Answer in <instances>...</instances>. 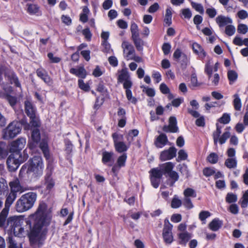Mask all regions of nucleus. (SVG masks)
<instances>
[{"instance_id":"nucleus-1","label":"nucleus","mask_w":248,"mask_h":248,"mask_svg":"<svg viewBox=\"0 0 248 248\" xmlns=\"http://www.w3.org/2000/svg\"><path fill=\"white\" fill-rule=\"evenodd\" d=\"M46 203H40L36 211L32 215L35 220L32 228L31 221L29 219L26 221L27 225L31 229L29 237L31 246L36 245L38 248H40L46 238L48 230L45 226L49 224V222H46Z\"/></svg>"},{"instance_id":"nucleus-2","label":"nucleus","mask_w":248,"mask_h":248,"mask_svg":"<svg viewBox=\"0 0 248 248\" xmlns=\"http://www.w3.org/2000/svg\"><path fill=\"white\" fill-rule=\"evenodd\" d=\"M24 168L27 169L26 173L31 179L38 180L43 173L44 163L42 157L34 156L22 166L21 171H23Z\"/></svg>"},{"instance_id":"nucleus-3","label":"nucleus","mask_w":248,"mask_h":248,"mask_svg":"<svg viewBox=\"0 0 248 248\" xmlns=\"http://www.w3.org/2000/svg\"><path fill=\"white\" fill-rule=\"evenodd\" d=\"M3 78L15 87L21 89V82L14 70L9 65L0 63V86L5 90Z\"/></svg>"},{"instance_id":"nucleus-4","label":"nucleus","mask_w":248,"mask_h":248,"mask_svg":"<svg viewBox=\"0 0 248 248\" xmlns=\"http://www.w3.org/2000/svg\"><path fill=\"white\" fill-rule=\"evenodd\" d=\"M3 78L15 87L21 89V82L14 70L9 65L0 63V86L5 90Z\"/></svg>"},{"instance_id":"nucleus-5","label":"nucleus","mask_w":248,"mask_h":248,"mask_svg":"<svg viewBox=\"0 0 248 248\" xmlns=\"http://www.w3.org/2000/svg\"><path fill=\"white\" fill-rule=\"evenodd\" d=\"M36 199V192H29L22 195L16 202V211L19 213H22L30 210L33 206Z\"/></svg>"},{"instance_id":"nucleus-6","label":"nucleus","mask_w":248,"mask_h":248,"mask_svg":"<svg viewBox=\"0 0 248 248\" xmlns=\"http://www.w3.org/2000/svg\"><path fill=\"white\" fill-rule=\"evenodd\" d=\"M23 221V218L21 217H10L6 221V228L15 236L21 237L24 232V228L21 227Z\"/></svg>"},{"instance_id":"nucleus-7","label":"nucleus","mask_w":248,"mask_h":248,"mask_svg":"<svg viewBox=\"0 0 248 248\" xmlns=\"http://www.w3.org/2000/svg\"><path fill=\"white\" fill-rule=\"evenodd\" d=\"M21 127L17 122L11 123L2 131V138L5 140L13 139L20 133Z\"/></svg>"},{"instance_id":"nucleus-8","label":"nucleus","mask_w":248,"mask_h":248,"mask_svg":"<svg viewBox=\"0 0 248 248\" xmlns=\"http://www.w3.org/2000/svg\"><path fill=\"white\" fill-rule=\"evenodd\" d=\"M172 225L170 222L168 218L164 220V227L162 230V237L166 244H171L174 241L172 232Z\"/></svg>"},{"instance_id":"nucleus-9","label":"nucleus","mask_w":248,"mask_h":248,"mask_svg":"<svg viewBox=\"0 0 248 248\" xmlns=\"http://www.w3.org/2000/svg\"><path fill=\"white\" fill-rule=\"evenodd\" d=\"M26 143V139L24 138H19L13 141L10 145V153L16 154V157H21L20 152L24 148Z\"/></svg>"},{"instance_id":"nucleus-10","label":"nucleus","mask_w":248,"mask_h":248,"mask_svg":"<svg viewBox=\"0 0 248 248\" xmlns=\"http://www.w3.org/2000/svg\"><path fill=\"white\" fill-rule=\"evenodd\" d=\"M53 168L52 165L49 162L48 163L46 169V172L44 177L45 185L46 186V190L50 191L54 186L55 182L52 177Z\"/></svg>"},{"instance_id":"nucleus-11","label":"nucleus","mask_w":248,"mask_h":248,"mask_svg":"<svg viewBox=\"0 0 248 248\" xmlns=\"http://www.w3.org/2000/svg\"><path fill=\"white\" fill-rule=\"evenodd\" d=\"M21 158L16 157V154L12 153L10 154L6 161L7 168L10 171H15L18 169L23 162L21 159H20Z\"/></svg>"},{"instance_id":"nucleus-12","label":"nucleus","mask_w":248,"mask_h":248,"mask_svg":"<svg viewBox=\"0 0 248 248\" xmlns=\"http://www.w3.org/2000/svg\"><path fill=\"white\" fill-rule=\"evenodd\" d=\"M31 131V139L28 142V146L30 149L33 150L40 142L41 135L38 128H32Z\"/></svg>"},{"instance_id":"nucleus-13","label":"nucleus","mask_w":248,"mask_h":248,"mask_svg":"<svg viewBox=\"0 0 248 248\" xmlns=\"http://www.w3.org/2000/svg\"><path fill=\"white\" fill-rule=\"evenodd\" d=\"M177 149L174 147H170L160 153L159 159L161 161L171 160L176 156Z\"/></svg>"},{"instance_id":"nucleus-14","label":"nucleus","mask_w":248,"mask_h":248,"mask_svg":"<svg viewBox=\"0 0 248 248\" xmlns=\"http://www.w3.org/2000/svg\"><path fill=\"white\" fill-rule=\"evenodd\" d=\"M173 57L174 59L181 63L183 68H186L188 62V59L186 55L182 52L179 48H177L173 53Z\"/></svg>"},{"instance_id":"nucleus-15","label":"nucleus","mask_w":248,"mask_h":248,"mask_svg":"<svg viewBox=\"0 0 248 248\" xmlns=\"http://www.w3.org/2000/svg\"><path fill=\"white\" fill-rule=\"evenodd\" d=\"M114 153L112 151H103L102 154V162L104 165L111 166L114 161Z\"/></svg>"},{"instance_id":"nucleus-16","label":"nucleus","mask_w":248,"mask_h":248,"mask_svg":"<svg viewBox=\"0 0 248 248\" xmlns=\"http://www.w3.org/2000/svg\"><path fill=\"white\" fill-rule=\"evenodd\" d=\"M169 142V140L167 135L161 133L155 139L154 144L157 148H162L164 147Z\"/></svg>"},{"instance_id":"nucleus-17","label":"nucleus","mask_w":248,"mask_h":248,"mask_svg":"<svg viewBox=\"0 0 248 248\" xmlns=\"http://www.w3.org/2000/svg\"><path fill=\"white\" fill-rule=\"evenodd\" d=\"M174 167V164L171 162H168L159 165L161 172L166 177H167V175L173 170Z\"/></svg>"},{"instance_id":"nucleus-18","label":"nucleus","mask_w":248,"mask_h":248,"mask_svg":"<svg viewBox=\"0 0 248 248\" xmlns=\"http://www.w3.org/2000/svg\"><path fill=\"white\" fill-rule=\"evenodd\" d=\"M122 47L123 48L124 53L126 54V57L128 59L135 54V50L134 46L128 42H123L122 44Z\"/></svg>"},{"instance_id":"nucleus-19","label":"nucleus","mask_w":248,"mask_h":248,"mask_svg":"<svg viewBox=\"0 0 248 248\" xmlns=\"http://www.w3.org/2000/svg\"><path fill=\"white\" fill-rule=\"evenodd\" d=\"M213 61L212 59H209L205 65L204 72L208 76V78H210L212 75L213 70L215 71H217V62L215 63L213 67Z\"/></svg>"},{"instance_id":"nucleus-20","label":"nucleus","mask_w":248,"mask_h":248,"mask_svg":"<svg viewBox=\"0 0 248 248\" xmlns=\"http://www.w3.org/2000/svg\"><path fill=\"white\" fill-rule=\"evenodd\" d=\"M27 12L31 15H41L40 7L37 4L28 3L26 5Z\"/></svg>"},{"instance_id":"nucleus-21","label":"nucleus","mask_w":248,"mask_h":248,"mask_svg":"<svg viewBox=\"0 0 248 248\" xmlns=\"http://www.w3.org/2000/svg\"><path fill=\"white\" fill-rule=\"evenodd\" d=\"M39 143V147L42 151L44 157L46 160L49 161L50 155L47 142L45 140H42Z\"/></svg>"},{"instance_id":"nucleus-22","label":"nucleus","mask_w":248,"mask_h":248,"mask_svg":"<svg viewBox=\"0 0 248 248\" xmlns=\"http://www.w3.org/2000/svg\"><path fill=\"white\" fill-rule=\"evenodd\" d=\"M25 111L28 117H31L36 114V109L32 103L28 100L24 103Z\"/></svg>"},{"instance_id":"nucleus-23","label":"nucleus","mask_w":248,"mask_h":248,"mask_svg":"<svg viewBox=\"0 0 248 248\" xmlns=\"http://www.w3.org/2000/svg\"><path fill=\"white\" fill-rule=\"evenodd\" d=\"M69 72L71 74L82 78H85L87 75L86 71L83 66L79 67L78 69L72 68L70 69Z\"/></svg>"},{"instance_id":"nucleus-24","label":"nucleus","mask_w":248,"mask_h":248,"mask_svg":"<svg viewBox=\"0 0 248 248\" xmlns=\"http://www.w3.org/2000/svg\"><path fill=\"white\" fill-rule=\"evenodd\" d=\"M232 20L229 16H225L220 15L218 16V25L221 29L225 26L232 24Z\"/></svg>"},{"instance_id":"nucleus-25","label":"nucleus","mask_w":248,"mask_h":248,"mask_svg":"<svg viewBox=\"0 0 248 248\" xmlns=\"http://www.w3.org/2000/svg\"><path fill=\"white\" fill-rule=\"evenodd\" d=\"M192 48L194 52L198 55L201 59L202 60L205 57L206 53L199 44L197 43H193Z\"/></svg>"},{"instance_id":"nucleus-26","label":"nucleus","mask_w":248,"mask_h":248,"mask_svg":"<svg viewBox=\"0 0 248 248\" xmlns=\"http://www.w3.org/2000/svg\"><path fill=\"white\" fill-rule=\"evenodd\" d=\"M131 38L137 50L139 51H142L144 41L140 37V34L131 36Z\"/></svg>"},{"instance_id":"nucleus-27","label":"nucleus","mask_w":248,"mask_h":248,"mask_svg":"<svg viewBox=\"0 0 248 248\" xmlns=\"http://www.w3.org/2000/svg\"><path fill=\"white\" fill-rule=\"evenodd\" d=\"M16 197L17 194L10 192L9 194L7 195L5 202V207L4 208L9 211L11 205L12 204Z\"/></svg>"},{"instance_id":"nucleus-28","label":"nucleus","mask_w":248,"mask_h":248,"mask_svg":"<svg viewBox=\"0 0 248 248\" xmlns=\"http://www.w3.org/2000/svg\"><path fill=\"white\" fill-rule=\"evenodd\" d=\"M9 185L11 189L10 193H13V194H17L18 192L21 193L22 192V187L20 185L19 182H11L9 183Z\"/></svg>"},{"instance_id":"nucleus-29","label":"nucleus","mask_w":248,"mask_h":248,"mask_svg":"<svg viewBox=\"0 0 248 248\" xmlns=\"http://www.w3.org/2000/svg\"><path fill=\"white\" fill-rule=\"evenodd\" d=\"M203 174L206 177H209L214 174L215 182V186L217 187V173H216V170L213 167H206L203 170Z\"/></svg>"},{"instance_id":"nucleus-30","label":"nucleus","mask_w":248,"mask_h":248,"mask_svg":"<svg viewBox=\"0 0 248 248\" xmlns=\"http://www.w3.org/2000/svg\"><path fill=\"white\" fill-rule=\"evenodd\" d=\"M191 237L190 233L187 232L179 233L178 235V238L180 240L179 244L185 246Z\"/></svg>"},{"instance_id":"nucleus-31","label":"nucleus","mask_w":248,"mask_h":248,"mask_svg":"<svg viewBox=\"0 0 248 248\" xmlns=\"http://www.w3.org/2000/svg\"><path fill=\"white\" fill-rule=\"evenodd\" d=\"M8 186L7 181L3 178H0V196L7 194Z\"/></svg>"},{"instance_id":"nucleus-32","label":"nucleus","mask_w":248,"mask_h":248,"mask_svg":"<svg viewBox=\"0 0 248 248\" xmlns=\"http://www.w3.org/2000/svg\"><path fill=\"white\" fill-rule=\"evenodd\" d=\"M9 210L3 208L0 213V228H6V218L9 213Z\"/></svg>"},{"instance_id":"nucleus-33","label":"nucleus","mask_w":248,"mask_h":248,"mask_svg":"<svg viewBox=\"0 0 248 248\" xmlns=\"http://www.w3.org/2000/svg\"><path fill=\"white\" fill-rule=\"evenodd\" d=\"M130 78L129 73L126 69H123L120 72L118 77V82L122 83L124 81Z\"/></svg>"},{"instance_id":"nucleus-34","label":"nucleus","mask_w":248,"mask_h":248,"mask_svg":"<svg viewBox=\"0 0 248 248\" xmlns=\"http://www.w3.org/2000/svg\"><path fill=\"white\" fill-rule=\"evenodd\" d=\"M178 169L181 175L185 176L186 178H188L190 176L188 167L186 164H179L178 166Z\"/></svg>"},{"instance_id":"nucleus-35","label":"nucleus","mask_w":248,"mask_h":248,"mask_svg":"<svg viewBox=\"0 0 248 248\" xmlns=\"http://www.w3.org/2000/svg\"><path fill=\"white\" fill-rule=\"evenodd\" d=\"M114 146L116 151L119 153H124L129 148V146H127L123 141L116 143Z\"/></svg>"},{"instance_id":"nucleus-36","label":"nucleus","mask_w":248,"mask_h":248,"mask_svg":"<svg viewBox=\"0 0 248 248\" xmlns=\"http://www.w3.org/2000/svg\"><path fill=\"white\" fill-rule=\"evenodd\" d=\"M8 154V148L6 143L0 141V159L5 158Z\"/></svg>"},{"instance_id":"nucleus-37","label":"nucleus","mask_w":248,"mask_h":248,"mask_svg":"<svg viewBox=\"0 0 248 248\" xmlns=\"http://www.w3.org/2000/svg\"><path fill=\"white\" fill-rule=\"evenodd\" d=\"M167 176L169 177L170 181V186H173L176 182H177L179 178V175L177 172L174 170H172Z\"/></svg>"},{"instance_id":"nucleus-38","label":"nucleus","mask_w":248,"mask_h":248,"mask_svg":"<svg viewBox=\"0 0 248 248\" xmlns=\"http://www.w3.org/2000/svg\"><path fill=\"white\" fill-rule=\"evenodd\" d=\"M227 77L230 85L233 84L238 78V74L234 70H230L228 71Z\"/></svg>"},{"instance_id":"nucleus-39","label":"nucleus","mask_w":248,"mask_h":248,"mask_svg":"<svg viewBox=\"0 0 248 248\" xmlns=\"http://www.w3.org/2000/svg\"><path fill=\"white\" fill-rule=\"evenodd\" d=\"M150 176L161 179L163 175L159 167L152 169L150 171Z\"/></svg>"},{"instance_id":"nucleus-40","label":"nucleus","mask_w":248,"mask_h":248,"mask_svg":"<svg viewBox=\"0 0 248 248\" xmlns=\"http://www.w3.org/2000/svg\"><path fill=\"white\" fill-rule=\"evenodd\" d=\"M234 100L233 104L234 109L236 110H240L242 107L241 101L238 94L235 93L233 95Z\"/></svg>"},{"instance_id":"nucleus-41","label":"nucleus","mask_w":248,"mask_h":248,"mask_svg":"<svg viewBox=\"0 0 248 248\" xmlns=\"http://www.w3.org/2000/svg\"><path fill=\"white\" fill-rule=\"evenodd\" d=\"M171 18H172L171 8V7H169L167 8V9L166 10L165 17L164 18V22L168 26H170L172 23Z\"/></svg>"},{"instance_id":"nucleus-42","label":"nucleus","mask_w":248,"mask_h":248,"mask_svg":"<svg viewBox=\"0 0 248 248\" xmlns=\"http://www.w3.org/2000/svg\"><path fill=\"white\" fill-rule=\"evenodd\" d=\"M225 165L229 169L235 168L237 166V160L235 158H229L226 160Z\"/></svg>"},{"instance_id":"nucleus-43","label":"nucleus","mask_w":248,"mask_h":248,"mask_svg":"<svg viewBox=\"0 0 248 248\" xmlns=\"http://www.w3.org/2000/svg\"><path fill=\"white\" fill-rule=\"evenodd\" d=\"M127 159V155L126 153H123L119 156L117 160V165L119 168L124 167Z\"/></svg>"},{"instance_id":"nucleus-44","label":"nucleus","mask_w":248,"mask_h":248,"mask_svg":"<svg viewBox=\"0 0 248 248\" xmlns=\"http://www.w3.org/2000/svg\"><path fill=\"white\" fill-rule=\"evenodd\" d=\"M231 121V115L230 113H224L222 116L218 119V122L224 124H228Z\"/></svg>"},{"instance_id":"nucleus-45","label":"nucleus","mask_w":248,"mask_h":248,"mask_svg":"<svg viewBox=\"0 0 248 248\" xmlns=\"http://www.w3.org/2000/svg\"><path fill=\"white\" fill-rule=\"evenodd\" d=\"M211 216V213L208 211H202L199 215V218L202 223H206V219Z\"/></svg>"},{"instance_id":"nucleus-46","label":"nucleus","mask_w":248,"mask_h":248,"mask_svg":"<svg viewBox=\"0 0 248 248\" xmlns=\"http://www.w3.org/2000/svg\"><path fill=\"white\" fill-rule=\"evenodd\" d=\"M182 204V201L180 200L176 195H175L172 199L171 202V207L172 208H178Z\"/></svg>"},{"instance_id":"nucleus-47","label":"nucleus","mask_w":248,"mask_h":248,"mask_svg":"<svg viewBox=\"0 0 248 248\" xmlns=\"http://www.w3.org/2000/svg\"><path fill=\"white\" fill-rule=\"evenodd\" d=\"M187 154L183 149H181L178 153V157L176 160L177 162H179L182 160H185L187 158Z\"/></svg>"},{"instance_id":"nucleus-48","label":"nucleus","mask_w":248,"mask_h":248,"mask_svg":"<svg viewBox=\"0 0 248 248\" xmlns=\"http://www.w3.org/2000/svg\"><path fill=\"white\" fill-rule=\"evenodd\" d=\"M65 145V152L68 155L70 156L72 152L73 145L69 139H66L64 140Z\"/></svg>"},{"instance_id":"nucleus-49","label":"nucleus","mask_w":248,"mask_h":248,"mask_svg":"<svg viewBox=\"0 0 248 248\" xmlns=\"http://www.w3.org/2000/svg\"><path fill=\"white\" fill-rule=\"evenodd\" d=\"M29 117L30 119V123L32 126L34 127L33 128H37L40 126V123L38 118L36 117V114Z\"/></svg>"},{"instance_id":"nucleus-50","label":"nucleus","mask_w":248,"mask_h":248,"mask_svg":"<svg viewBox=\"0 0 248 248\" xmlns=\"http://www.w3.org/2000/svg\"><path fill=\"white\" fill-rule=\"evenodd\" d=\"M139 130L137 129H133L129 131L127 136V140L129 144H130L131 141L133 140V137H137L139 134Z\"/></svg>"},{"instance_id":"nucleus-51","label":"nucleus","mask_w":248,"mask_h":248,"mask_svg":"<svg viewBox=\"0 0 248 248\" xmlns=\"http://www.w3.org/2000/svg\"><path fill=\"white\" fill-rule=\"evenodd\" d=\"M224 32L229 36L233 35L235 32V27L232 25H228L225 27Z\"/></svg>"},{"instance_id":"nucleus-52","label":"nucleus","mask_w":248,"mask_h":248,"mask_svg":"<svg viewBox=\"0 0 248 248\" xmlns=\"http://www.w3.org/2000/svg\"><path fill=\"white\" fill-rule=\"evenodd\" d=\"M182 204L186 208L188 209H192L194 207L191 200L189 197H184L182 201Z\"/></svg>"},{"instance_id":"nucleus-53","label":"nucleus","mask_w":248,"mask_h":248,"mask_svg":"<svg viewBox=\"0 0 248 248\" xmlns=\"http://www.w3.org/2000/svg\"><path fill=\"white\" fill-rule=\"evenodd\" d=\"M237 197L236 194L232 193H228L226 197V201L227 202L231 203H233L237 201Z\"/></svg>"},{"instance_id":"nucleus-54","label":"nucleus","mask_w":248,"mask_h":248,"mask_svg":"<svg viewBox=\"0 0 248 248\" xmlns=\"http://www.w3.org/2000/svg\"><path fill=\"white\" fill-rule=\"evenodd\" d=\"M184 194L185 197H190L195 198L196 197V193L195 191L191 188H187L184 191Z\"/></svg>"},{"instance_id":"nucleus-55","label":"nucleus","mask_w":248,"mask_h":248,"mask_svg":"<svg viewBox=\"0 0 248 248\" xmlns=\"http://www.w3.org/2000/svg\"><path fill=\"white\" fill-rule=\"evenodd\" d=\"M126 96L127 100L134 104L137 102V99L136 97L132 96V93L131 90L125 91Z\"/></svg>"},{"instance_id":"nucleus-56","label":"nucleus","mask_w":248,"mask_h":248,"mask_svg":"<svg viewBox=\"0 0 248 248\" xmlns=\"http://www.w3.org/2000/svg\"><path fill=\"white\" fill-rule=\"evenodd\" d=\"M241 206L242 208H245L248 205V189L244 194L242 200L240 203Z\"/></svg>"},{"instance_id":"nucleus-57","label":"nucleus","mask_w":248,"mask_h":248,"mask_svg":"<svg viewBox=\"0 0 248 248\" xmlns=\"http://www.w3.org/2000/svg\"><path fill=\"white\" fill-rule=\"evenodd\" d=\"M112 138L113 139L114 145H115L116 143L122 142L124 137L123 135L115 132L112 134Z\"/></svg>"},{"instance_id":"nucleus-58","label":"nucleus","mask_w":248,"mask_h":248,"mask_svg":"<svg viewBox=\"0 0 248 248\" xmlns=\"http://www.w3.org/2000/svg\"><path fill=\"white\" fill-rule=\"evenodd\" d=\"M78 84L79 88L85 92H88L90 90V86L88 84L85 83L82 79H78Z\"/></svg>"},{"instance_id":"nucleus-59","label":"nucleus","mask_w":248,"mask_h":248,"mask_svg":"<svg viewBox=\"0 0 248 248\" xmlns=\"http://www.w3.org/2000/svg\"><path fill=\"white\" fill-rule=\"evenodd\" d=\"M192 7L197 12H199L200 14H203L204 13V9L202 5L200 3H197L194 2H191V3Z\"/></svg>"},{"instance_id":"nucleus-60","label":"nucleus","mask_w":248,"mask_h":248,"mask_svg":"<svg viewBox=\"0 0 248 248\" xmlns=\"http://www.w3.org/2000/svg\"><path fill=\"white\" fill-rule=\"evenodd\" d=\"M169 125H170L171 126H172V128H173V129H175L178 132L179 128L177 126V120L175 117L171 116L170 117L169 120Z\"/></svg>"},{"instance_id":"nucleus-61","label":"nucleus","mask_w":248,"mask_h":248,"mask_svg":"<svg viewBox=\"0 0 248 248\" xmlns=\"http://www.w3.org/2000/svg\"><path fill=\"white\" fill-rule=\"evenodd\" d=\"M130 31L131 32V36L139 35L138 26L136 23L133 22L131 24L130 27Z\"/></svg>"},{"instance_id":"nucleus-62","label":"nucleus","mask_w":248,"mask_h":248,"mask_svg":"<svg viewBox=\"0 0 248 248\" xmlns=\"http://www.w3.org/2000/svg\"><path fill=\"white\" fill-rule=\"evenodd\" d=\"M50 62L51 63H59L61 61V58L58 57H55L52 52H49L47 55Z\"/></svg>"},{"instance_id":"nucleus-63","label":"nucleus","mask_w":248,"mask_h":248,"mask_svg":"<svg viewBox=\"0 0 248 248\" xmlns=\"http://www.w3.org/2000/svg\"><path fill=\"white\" fill-rule=\"evenodd\" d=\"M6 100L8 102L10 106L12 108H14L17 103V99L16 96H14L9 94V95L8 96Z\"/></svg>"},{"instance_id":"nucleus-64","label":"nucleus","mask_w":248,"mask_h":248,"mask_svg":"<svg viewBox=\"0 0 248 248\" xmlns=\"http://www.w3.org/2000/svg\"><path fill=\"white\" fill-rule=\"evenodd\" d=\"M207 160L211 164H215L217 162V154L215 153H211L207 157Z\"/></svg>"}]
</instances>
